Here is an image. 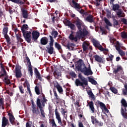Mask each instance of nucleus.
Instances as JSON below:
<instances>
[{"label": "nucleus", "instance_id": "obj_42", "mask_svg": "<svg viewBox=\"0 0 127 127\" xmlns=\"http://www.w3.org/2000/svg\"><path fill=\"white\" fill-rule=\"evenodd\" d=\"M91 122L93 125H95L98 120L93 116H91Z\"/></svg>", "mask_w": 127, "mask_h": 127}, {"label": "nucleus", "instance_id": "obj_1", "mask_svg": "<svg viewBox=\"0 0 127 127\" xmlns=\"http://www.w3.org/2000/svg\"><path fill=\"white\" fill-rule=\"evenodd\" d=\"M75 67L77 68V71L83 73L86 76L93 75V71L91 69V65L88 64V67H87L85 64H84V62L81 60H79L75 63Z\"/></svg>", "mask_w": 127, "mask_h": 127}, {"label": "nucleus", "instance_id": "obj_31", "mask_svg": "<svg viewBox=\"0 0 127 127\" xmlns=\"http://www.w3.org/2000/svg\"><path fill=\"white\" fill-rule=\"evenodd\" d=\"M4 37L6 39V41L7 43V45H10L11 44V42H10V38L8 35H4Z\"/></svg>", "mask_w": 127, "mask_h": 127}, {"label": "nucleus", "instance_id": "obj_26", "mask_svg": "<svg viewBox=\"0 0 127 127\" xmlns=\"http://www.w3.org/2000/svg\"><path fill=\"white\" fill-rule=\"evenodd\" d=\"M54 87L57 88L60 94H62V93H63V89L58 83H57V84H54Z\"/></svg>", "mask_w": 127, "mask_h": 127}, {"label": "nucleus", "instance_id": "obj_3", "mask_svg": "<svg viewBox=\"0 0 127 127\" xmlns=\"http://www.w3.org/2000/svg\"><path fill=\"white\" fill-rule=\"evenodd\" d=\"M26 29H28V25L26 24H23L21 28L23 35L28 43H31V32H28Z\"/></svg>", "mask_w": 127, "mask_h": 127}, {"label": "nucleus", "instance_id": "obj_29", "mask_svg": "<svg viewBox=\"0 0 127 127\" xmlns=\"http://www.w3.org/2000/svg\"><path fill=\"white\" fill-rule=\"evenodd\" d=\"M16 37L18 43H21L23 42V39L21 38V35L19 34H16Z\"/></svg>", "mask_w": 127, "mask_h": 127}, {"label": "nucleus", "instance_id": "obj_11", "mask_svg": "<svg viewBox=\"0 0 127 127\" xmlns=\"http://www.w3.org/2000/svg\"><path fill=\"white\" fill-rule=\"evenodd\" d=\"M75 25L78 29H82V25H83V21L81 20L78 17L75 18Z\"/></svg>", "mask_w": 127, "mask_h": 127}, {"label": "nucleus", "instance_id": "obj_12", "mask_svg": "<svg viewBox=\"0 0 127 127\" xmlns=\"http://www.w3.org/2000/svg\"><path fill=\"white\" fill-rule=\"evenodd\" d=\"M21 68L19 65H16L15 67V75L16 78H21L22 74H21Z\"/></svg>", "mask_w": 127, "mask_h": 127}, {"label": "nucleus", "instance_id": "obj_24", "mask_svg": "<svg viewBox=\"0 0 127 127\" xmlns=\"http://www.w3.org/2000/svg\"><path fill=\"white\" fill-rule=\"evenodd\" d=\"M89 46H90V44L88 42H84L82 44V48L83 51H87L89 49Z\"/></svg>", "mask_w": 127, "mask_h": 127}, {"label": "nucleus", "instance_id": "obj_53", "mask_svg": "<svg viewBox=\"0 0 127 127\" xmlns=\"http://www.w3.org/2000/svg\"><path fill=\"white\" fill-rule=\"evenodd\" d=\"M69 75L73 77V78H77V75H76V73H75V72L71 71L69 72Z\"/></svg>", "mask_w": 127, "mask_h": 127}, {"label": "nucleus", "instance_id": "obj_58", "mask_svg": "<svg viewBox=\"0 0 127 127\" xmlns=\"http://www.w3.org/2000/svg\"><path fill=\"white\" fill-rule=\"evenodd\" d=\"M35 92H36L37 95H40V92L39 88V87L38 86H36L35 87Z\"/></svg>", "mask_w": 127, "mask_h": 127}, {"label": "nucleus", "instance_id": "obj_37", "mask_svg": "<svg viewBox=\"0 0 127 127\" xmlns=\"http://www.w3.org/2000/svg\"><path fill=\"white\" fill-rule=\"evenodd\" d=\"M7 32H8V27L5 26L3 29L2 34L3 35H7Z\"/></svg>", "mask_w": 127, "mask_h": 127}, {"label": "nucleus", "instance_id": "obj_23", "mask_svg": "<svg viewBox=\"0 0 127 127\" xmlns=\"http://www.w3.org/2000/svg\"><path fill=\"white\" fill-rule=\"evenodd\" d=\"M40 43L42 45H46L48 43V38L46 37H42L40 40Z\"/></svg>", "mask_w": 127, "mask_h": 127}, {"label": "nucleus", "instance_id": "obj_57", "mask_svg": "<svg viewBox=\"0 0 127 127\" xmlns=\"http://www.w3.org/2000/svg\"><path fill=\"white\" fill-rule=\"evenodd\" d=\"M95 125H96L99 127H102L103 125V124L102 122L99 121L98 120L96 122V124Z\"/></svg>", "mask_w": 127, "mask_h": 127}, {"label": "nucleus", "instance_id": "obj_61", "mask_svg": "<svg viewBox=\"0 0 127 127\" xmlns=\"http://www.w3.org/2000/svg\"><path fill=\"white\" fill-rule=\"evenodd\" d=\"M118 52L121 56H125V55H126L125 52H124V51H123L122 50H120Z\"/></svg>", "mask_w": 127, "mask_h": 127}, {"label": "nucleus", "instance_id": "obj_36", "mask_svg": "<svg viewBox=\"0 0 127 127\" xmlns=\"http://www.w3.org/2000/svg\"><path fill=\"white\" fill-rule=\"evenodd\" d=\"M67 110L66 109H64L63 108H61V113L63 115L64 117H67Z\"/></svg>", "mask_w": 127, "mask_h": 127}, {"label": "nucleus", "instance_id": "obj_17", "mask_svg": "<svg viewBox=\"0 0 127 127\" xmlns=\"http://www.w3.org/2000/svg\"><path fill=\"white\" fill-rule=\"evenodd\" d=\"M92 42L94 46H95L96 48H98L99 50H100L101 47H102V45L100 44V42L95 39H93L92 40Z\"/></svg>", "mask_w": 127, "mask_h": 127}, {"label": "nucleus", "instance_id": "obj_21", "mask_svg": "<svg viewBox=\"0 0 127 127\" xmlns=\"http://www.w3.org/2000/svg\"><path fill=\"white\" fill-rule=\"evenodd\" d=\"M7 125H9V121L5 117H3L2 119V127H5Z\"/></svg>", "mask_w": 127, "mask_h": 127}, {"label": "nucleus", "instance_id": "obj_63", "mask_svg": "<svg viewBox=\"0 0 127 127\" xmlns=\"http://www.w3.org/2000/svg\"><path fill=\"white\" fill-rule=\"evenodd\" d=\"M100 31H102V35L106 34V31H105V29L102 28V27H100Z\"/></svg>", "mask_w": 127, "mask_h": 127}, {"label": "nucleus", "instance_id": "obj_55", "mask_svg": "<svg viewBox=\"0 0 127 127\" xmlns=\"http://www.w3.org/2000/svg\"><path fill=\"white\" fill-rule=\"evenodd\" d=\"M95 4L96 6H99L100 4H101V1H102V0H95Z\"/></svg>", "mask_w": 127, "mask_h": 127}, {"label": "nucleus", "instance_id": "obj_7", "mask_svg": "<svg viewBox=\"0 0 127 127\" xmlns=\"http://www.w3.org/2000/svg\"><path fill=\"white\" fill-rule=\"evenodd\" d=\"M75 83L77 87L79 86L85 88V86H88V81L86 80H76Z\"/></svg>", "mask_w": 127, "mask_h": 127}, {"label": "nucleus", "instance_id": "obj_47", "mask_svg": "<svg viewBox=\"0 0 127 127\" xmlns=\"http://www.w3.org/2000/svg\"><path fill=\"white\" fill-rule=\"evenodd\" d=\"M43 100H42L41 102H42V106L43 107H45V103H47V102L48 101V100L46 98H45V96L44 95L43 96Z\"/></svg>", "mask_w": 127, "mask_h": 127}, {"label": "nucleus", "instance_id": "obj_32", "mask_svg": "<svg viewBox=\"0 0 127 127\" xmlns=\"http://www.w3.org/2000/svg\"><path fill=\"white\" fill-rule=\"evenodd\" d=\"M55 48L58 49V50H59V51L61 53V52H60V50H62V47H61V44H59V43L56 42L55 43Z\"/></svg>", "mask_w": 127, "mask_h": 127}, {"label": "nucleus", "instance_id": "obj_19", "mask_svg": "<svg viewBox=\"0 0 127 127\" xmlns=\"http://www.w3.org/2000/svg\"><path fill=\"white\" fill-rule=\"evenodd\" d=\"M8 115L9 116V121L10 123L13 125H15L16 124L15 122V118L14 117V116L13 115L12 113H9L8 114Z\"/></svg>", "mask_w": 127, "mask_h": 127}, {"label": "nucleus", "instance_id": "obj_46", "mask_svg": "<svg viewBox=\"0 0 127 127\" xmlns=\"http://www.w3.org/2000/svg\"><path fill=\"white\" fill-rule=\"evenodd\" d=\"M104 21L105 23L108 25L109 26H112V23H111V22H110V20L108 19L106 17L104 18Z\"/></svg>", "mask_w": 127, "mask_h": 127}, {"label": "nucleus", "instance_id": "obj_8", "mask_svg": "<svg viewBox=\"0 0 127 127\" xmlns=\"http://www.w3.org/2000/svg\"><path fill=\"white\" fill-rule=\"evenodd\" d=\"M37 105L38 107L40 108L41 115L43 118L46 117V114L44 112V108L42 106V104L41 103V100L39 98L37 99Z\"/></svg>", "mask_w": 127, "mask_h": 127}, {"label": "nucleus", "instance_id": "obj_51", "mask_svg": "<svg viewBox=\"0 0 127 127\" xmlns=\"http://www.w3.org/2000/svg\"><path fill=\"white\" fill-rule=\"evenodd\" d=\"M25 84H26V86H27V91H28V92H29V91H31L30 84H29V83L28 82L27 80H26V81L25 82L24 85H25Z\"/></svg>", "mask_w": 127, "mask_h": 127}, {"label": "nucleus", "instance_id": "obj_64", "mask_svg": "<svg viewBox=\"0 0 127 127\" xmlns=\"http://www.w3.org/2000/svg\"><path fill=\"white\" fill-rule=\"evenodd\" d=\"M122 22H123L124 24H126L127 26V20L126 18H123L122 19Z\"/></svg>", "mask_w": 127, "mask_h": 127}, {"label": "nucleus", "instance_id": "obj_39", "mask_svg": "<svg viewBox=\"0 0 127 127\" xmlns=\"http://www.w3.org/2000/svg\"><path fill=\"white\" fill-rule=\"evenodd\" d=\"M119 11L117 12V14L119 16V17H125V15H124L125 14V13H123V12L121 11V9H119Z\"/></svg>", "mask_w": 127, "mask_h": 127}, {"label": "nucleus", "instance_id": "obj_56", "mask_svg": "<svg viewBox=\"0 0 127 127\" xmlns=\"http://www.w3.org/2000/svg\"><path fill=\"white\" fill-rule=\"evenodd\" d=\"M5 85H9V86H11L12 84L9 80H3Z\"/></svg>", "mask_w": 127, "mask_h": 127}, {"label": "nucleus", "instance_id": "obj_28", "mask_svg": "<svg viewBox=\"0 0 127 127\" xmlns=\"http://www.w3.org/2000/svg\"><path fill=\"white\" fill-rule=\"evenodd\" d=\"M88 105H89V108L91 109L92 111V113H95V108L94 107V104L93 101H90L88 103Z\"/></svg>", "mask_w": 127, "mask_h": 127}, {"label": "nucleus", "instance_id": "obj_52", "mask_svg": "<svg viewBox=\"0 0 127 127\" xmlns=\"http://www.w3.org/2000/svg\"><path fill=\"white\" fill-rule=\"evenodd\" d=\"M88 81L91 83L92 85H97L98 86V84L95 80H89Z\"/></svg>", "mask_w": 127, "mask_h": 127}, {"label": "nucleus", "instance_id": "obj_4", "mask_svg": "<svg viewBox=\"0 0 127 127\" xmlns=\"http://www.w3.org/2000/svg\"><path fill=\"white\" fill-rule=\"evenodd\" d=\"M50 41L49 43V47H46L47 49V51L49 54L52 55L54 53V47H53V45H54V39H53V37L52 36L50 35L49 36Z\"/></svg>", "mask_w": 127, "mask_h": 127}, {"label": "nucleus", "instance_id": "obj_6", "mask_svg": "<svg viewBox=\"0 0 127 127\" xmlns=\"http://www.w3.org/2000/svg\"><path fill=\"white\" fill-rule=\"evenodd\" d=\"M0 68L1 71H0V78H3V77H4V80H9V79H8V76L6 74V70H5L3 64L2 63L0 64Z\"/></svg>", "mask_w": 127, "mask_h": 127}, {"label": "nucleus", "instance_id": "obj_30", "mask_svg": "<svg viewBox=\"0 0 127 127\" xmlns=\"http://www.w3.org/2000/svg\"><path fill=\"white\" fill-rule=\"evenodd\" d=\"M87 94H88V96H89V97L91 98L92 100L94 101L96 99V97H95V95L93 94V93L91 90H89L87 92Z\"/></svg>", "mask_w": 127, "mask_h": 127}, {"label": "nucleus", "instance_id": "obj_43", "mask_svg": "<svg viewBox=\"0 0 127 127\" xmlns=\"http://www.w3.org/2000/svg\"><path fill=\"white\" fill-rule=\"evenodd\" d=\"M51 35L54 36V38H56L58 36V32L57 31L53 30L51 33Z\"/></svg>", "mask_w": 127, "mask_h": 127}, {"label": "nucleus", "instance_id": "obj_16", "mask_svg": "<svg viewBox=\"0 0 127 127\" xmlns=\"http://www.w3.org/2000/svg\"><path fill=\"white\" fill-rule=\"evenodd\" d=\"M94 58L95 61H96V62H98V63H101V64H104L105 63V61H104L103 58L98 55H95L94 56Z\"/></svg>", "mask_w": 127, "mask_h": 127}, {"label": "nucleus", "instance_id": "obj_9", "mask_svg": "<svg viewBox=\"0 0 127 127\" xmlns=\"http://www.w3.org/2000/svg\"><path fill=\"white\" fill-rule=\"evenodd\" d=\"M64 24L66 26H68L71 29V30H75V28H76V26L75 24H73L71 22V21L69 20H66L64 22Z\"/></svg>", "mask_w": 127, "mask_h": 127}, {"label": "nucleus", "instance_id": "obj_60", "mask_svg": "<svg viewBox=\"0 0 127 127\" xmlns=\"http://www.w3.org/2000/svg\"><path fill=\"white\" fill-rule=\"evenodd\" d=\"M19 89L20 92L21 94H24V90L23 89V87L22 86H19Z\"/></svg>", "mask_w": 127, "mask_h": 127}, {"label": "nucleus", "instance_id": "obj_50", "mask_svg": "<svg viewBox=\"0 0 127 127\" xmlns=\"http://www.w3.org/2000/svg\"><path fill=\"white\" fill-rule=\"evenodd\" d=\"M72 46H75V44L73 43H68L66 46H65V47H67V49L70 50V47H72Z\"/></svg>", "mask_w": 127, "mask_h": 127}, {"label": "nucleus", "instance_id": "obj_13", "mask_svg": "<svg viewBox=\"0 0 127 127\" xmlns=\"http://www.w3.org/2000/svg\"><path fill=\"white\" fill-rule=\"evenodd\" d=\"M31 103H32V112L34 114H36L37 115H38V113H39V109L38 108H36V105H35L34 104V102L33 101V100H31Z\"/></svg>", "mask_w": 127, "mask_h": 127}, {"label": "nucleus", "instance_id": "obj_59", "mask_svg": "<svg viewBox=\"0 0 127 127\" xmlns=\"http://www.w3.org/2000/svg\"><path fill=\"white\" fill-rule=\"evenodd\" d=\"M51 124L52 125V127H57V126L55 123V120L53 119L52 120Z\"/></svg>", "mask_w": 127, "mask_h": 127}, {"label": "nucleus", "instance_id": "obj_35", "mask_svg": "<svg viewBox=\"0 0 127 127\" xmlns=\"http://www.w3.org/2000/svg\"><path fill=\"white\" fill-rule=\"evenodd\" d=\"M113 10L116 11V10H120V5L119 4H113Z\"/></svg>", "mask_w": 127, "mask_h": 127}, {"label": "nucleus", "instance_id": "obj_25", "mask_svg": "<svg viewBox=\"0 0 127 127\" xmlns=\"http://www.w3.org/2000/svg\"><path fill=\"white\" fill-rule=\"evenodd\" d=\"M93 15L89 14L85 18V20H86V21H88V22L92 23V22H94V19H93Z\"/></svg>", "mask_w": 127, "mask_h": 127}, {"label": "nucleus", "instance_id": "obj_41", "mask_svg": "<svg viewBox=\"0 0 127 127\" xmlns=\"http://www.w3.org/2000/svg\"><path fill=\"white\" fill-rule=\"evenodd\" d=\"M127 111H125V110L121 111L122 115L124 118L126 119H127V113L126 112Z\"/></svg>", "mask_w": 127, "mask_h": 127}, {"label": "nucleus", "instance_id": "obj_5", "mask_svg": "<svg viewBox=\"0 0 127 127\" xmlns=\"http://www.w3.org/2000/svg\"><path fill=\"white\" fill-rule=\"evenodd\" d=\"M55 115L56 118L58 120V123L60 125V126L62 127H64L65 126H66V121L65 120H63L62 122L60 114L58 112L57 108L55 109Z\"/></svg>", "mask_w": 127, "mask_h": 127}, {"label": "nucleus", "instance_id": "obj_10", "mask_svg": "<svg viewBox=\"0 0 127 127\" xmlns=\"http://www.w3.org/2000/svg\"><path fill=\"white\" fill-rule=\"evenodd\" d=\"M32 40H33L34 42H36V41H37V39H38V38L40 36V33L37 31H33L32 32Z\"/></svg>", "mask_w": 127, "mask_h": 127}, {"label": "nucleus", "instance_id": "obj_34", "mask_svg": "<svg viewBox=\"0 0 127 127\" xmlns=\"http://www.w3.org/2000/svg\"><path fill=\"white\" fill-rule=\"evenodd\" d=\"M122 67L121 65H118L117 69H116V68L114 69L113 73H114L116 74H118V72H120V71H121V70H122Z\"/></svg>", "mask_w": 127, "mask_h": 127}, {"label": "nucleus", "instance_id": "obj_22", "mask_svg": "<svg viewBox=\"0 0 127 127\" xmlns=\"http://www.w3.org/2000/svg\"><path fill=\"white\" fill-rule=\"evenodd\" d=\"M72 5H73V6H72V7H74V8H75V9H81V8H82L81 6H80V4L78 3L75 0H72Z\"/></svg>", "mask_w": 127, "mask_h": 127}, {"label": "nucleus", "instance_id": "obj_20", "mask_svg": "<svg viewBox=\"0 0 127 127\" xmlns=\"http://www.w3.org/2000/svg\"><path fill=\"white\" fill-rule=\"evenodd\" d=\"M97 102L98 104L100 105V107L102 109H104V111L107 113H109V111L108 110V109L107 108L106 106H105V105L103 103L100 102L99 100L97 101Z\"/></svg>", "mask_w": 127, "mask_h": 127}, {"label": "nucleus", "instance_id": "obj_40", "mask_svg": "<svg viewBox=\"0 0 127 127\" xmlns=\"http://www.w3.org/2000/svg\"><path fill=\"white\" fill-rule=\"evenodd\" d=\"M54 75L56 78V79H59V77L61 76V72H57L56 71H55L54 72Z\"/></svg>", "mask_w": 127, "mask_h": 127}, {"label": "nucleus", "instance_id": "obj_48", "mask_svg": "<svg viewBox=\"0 0 127 127\" xmlns=\"http://www.w3.org/2000/svg\"><path fill=\"white\" fill-rule=\"evenodd\" d=\"M109 58H106L107 61H111V62H113V59L114 58V56L110 54L108 55Z\"/></svg>", "mask_w": 127, "mask_h": 127}, {"label": "nucleus", "instance_id": "obj_33", "mask_svg": "<svg viewBox=\"0 0 127 127\" xmlns=\"http://www.w3.org/2000/svg\"><path fill=\"white\" fill-rule=\"evenodd\" d=\"M122 90L123 95H124V96H127V84H125L124 88H123Z\"/></svg>", "mask_w": 127, "mask_h": 127}, {"label": "nucleus", "instance_id": "obj_49", "mask_svg": "<svg viewBox=\"0 0 127 127\" xmlns=\"http://www.w3.org/2000/svg\"><path fill=\"white\" fill-rule=\"evenodd\" d=\"M121 37L124 39H127V34L126 32H121Z\"/></svg>", "mask_w": 127, "mask_h": 127}, {"label": "nucleus", "instance_id": "obj_45", "mask_svg": "<svg viewBox=\"0 0 127 127\" xmlns=\"http://www.w3.org/2000/svg\"><path fill=\"white\" fill-rule=\"evenodd\" d=\"M25 60L27 62V64H28V67L32 66L31 65V62H30V59H29V58L28 57L26 56L25 57Z\"/></svg>", "mask_w": 127, "mask_h": 127}, {"label": "nucleus", "instance_id": "obj_54", "mask_svg": "<svg viewBox=\"0 0 127 127\" xmlns=\"http://www.w3.org/2000/svg\"><path fill=\"white\" fill-rule=\"evenodd\" d=\"M113 25L118 26L119 25V22L115 18L113 19Z\"/></svg>", "mask_w": 127, "mask_h": 127}, {"label": "nucleus", "instance_id": "obj_62", "mask_svg": "<svg viewBox=\"0 0 127 127\" xmlns=\"http://www.w3.org/2000/svg\"><path fill=\"white\" fill-rule=\"evenodd\" d=\"M100 51H106L107 52H109V49H105L103 47V46H101V47L99 49Z\"/></svg>", "mask_w": 127, "mask_h": 127}, {"label": "nucleus", "instance_id": "obj_27", "mask_svg": "<svg viewBox=\"0 0 127 127\" xmlns=\"http://www.w3.org/2000/svg\"><path fill=\"white\" fill-rule=\"evenodd\" d=\"M54 96L55 97V100H56V102L57 104L59 103L60 101H61V99L60 98V96H58L57 94V93L56 91L54 90Z\"/></svg>", "mask_w": 127, "mask_h": 127}, {"label": "nucleus", "instance_id": "obj_38", "mask_svg": "<svg viewBox=\"0 0 127 127\" xmlns=\"http://www.w3.org/2000/svg\"><path fill=\"white\" fill-rule=\"evenodd\" d=\"M110 90L112 92V93L115 94V95H117V94L118 93V90L114 87H110Z\"/></svg>", "mask_w": 127, "mask_h": 127}, {"label": "nucleus", "instance_id": "obj_14", "mask_svg": "<svg viewBox=\"0 0 127 127\" xmlns=\"http://www.w3.org/2000/svg\"><path fill=\"white\" fill-rule=\"evenodd\" d=\"M121 111H127V102L126 100L123 98L121 101Z\"/></svg>", "mask_w": 127, "mask_h": 127}, {"label": "nucleus", "instance_id": "obj_44", "mask_svg": "<svg viewBox=\"0 0 127 127\" xmlns=\"http://www.w3.org/2000/svg\"><path fill=\"white\" fill-rule=\"evenodd\" d=\"M28 72H29V74L31 75V77L33 76V69H32V66H28Z\"/></svg>", "mask_w": 127, "mask_h": 127}, {"label": "nucleus", "instance_id": "obj_18", "mask_svg": "<svg viewBox=\"0 0 127 127\" xmlns=\"http://www.w3.org/2000/svg\"><path fill=\"white\" fill-rule=\"evenodd\" d=\"M21 10L22 11V15L23 18L25 19H28V13L27 12V10H25L24 8H21Z\"/></svg>", "mask_w": 127, "mask_h": 127}, {"label": "nucleus", "instance_id": "obj_2", "mask_svg": "<svg viewBox=\"0 0 127 127\" xmlns=\"http://www.w3.org/2000/svg\"><path fill=\"white\" fill-rule=\"evenodd\" d=\"M78 31L76 32V36L70 35V39L73 40V41L77 42L78 39H81V38H84V37L87 36L89 34V32L88 30L85 27H83L82 29H78Z\"/></svg>", "mask_w": 127, "mask_h": 127}, {"label": "nucleus", "instance_id": "obj_15", "mask_svg": "<svg viewBox=\"0 0 127 127\" xmlns=\"http://www.w3.org/2000/svg\"><path fill=\"white\" fill-rule=\"evenodd\" d=\"M34 72L37 80H41L42 79V76L40 74V72H39L37 68H34Z\"/></svg>", "mask_w": 127, "mask_h": 127}]
</instances>
